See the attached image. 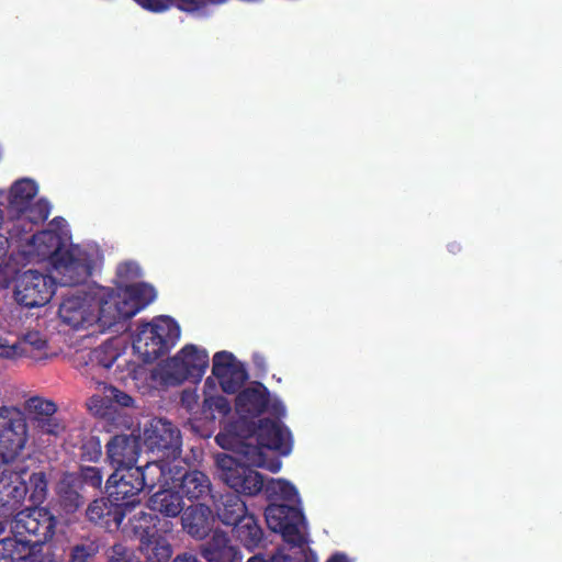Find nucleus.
Masks as SVG:
<instances>
[{
  "mask_svg": "<svg viewBox=\"0 0 562 562\" xmlns=\"http://www.w3.org/2000/svg\"><path fill=\"white\" fill-rule=\"evenodd\" d=\"M216 442L223 448L236 447L252 467L263 468L272 473L279 472L282 463L278 458L268 460L266 450L286 456L292 449L290 430L280 420L270 418H262L258 423L237 418L229 425L226 435L216 436Z\"/></svg>",
  "mask_w": 562,
  "mask_h": 562,
  "instance_id": "nucleus-1",
  "label": "nucleus"
},
{
  "mask_svg": "<svg viewBox=\"0 0 562 562\" xmlns=\"http://www.w3.org/2000/svg\"><path fill=\"white\" fill-rule=\"evenodd\" d=\"M130 529L139 539L138 551L144 558L154 562H168L172 555V548L161 532L172 529V522L160 519L151 513L139 512L128 521Z\"/></svg>",
  "mask_w": 562,
  "mask_h": 562,
  "instance_id": "nucleus-2",
  "label": "nucleus"
},
{
  "mask_svg": "<svg viewBox=\"0 0 562 562\" xmlns=\"http://www.w3.org/2000/svg\"><path fill=\"white\" fill-rule=\"evenodd\" d=\"M55 527V517L48 509L32 505L19 510L11 521V532L21 538L34 554L53 538Z\"/></svg>",
  "mask_w": 562,
  "mask_h": 562,
  "instance_id": "nucleus-3",
  "label": "nucleus"
},
{
  "mask_svg": "<svg viewBox=\"0 0 562 562\" xmlns=\"http://www.w3.org/2000/svg\"><path fill=\"white\" fill-rule=\"evenodd\" d=\"M29 439L27 423L15 407H0V467L13 463Z\"/></svg>",
  "mask_w": 562,
  "mask_h": 562,
  "instance_id": "nucleus-4",
  "label": "nucleus"
},
{
  "mask_svg": "<svg viewBox=\"0 0 562 562\" xmlns=\"http://www.w3.org/2000/svg\"><path fill=\"white\" fill-rule=\"evenodd\" d=\"M155 486V479L148 477L140 467L115 468L105 483L110 498L123 505L134 507L139 503L140 492Z\"/></svg>",
  "mask_w": 562,
  "mask_h": 562,
  "instance_id": "nucleus-5",
  "label": "nucleus"
},
{
  "mask_svg": "<svg viewBox=\"0 0 562 562\" xmlns=\"http://www.w3.org/2000/svg\"><path fill=\"white\" fill-rule=\"evenodd\" d=\"M216 468L218 477L237 495L255 496L263 491V476L252 467L239 462L229 454H217Z\"/></svg>",
  "mask_w": 562,
  "mask_h": 562,
  "instance_id": "nucleus-6",
  "label": "nucleus"
},
{
  "mask_svg": "<svg viewBox=\"0 0 562 562\" xmlns=\"http://www.w3.org/2000/svg\"><path fill=\"white\" fill-rule=\"evenodd\" d=\"M266 521L274 532H280L283 540L293 548H303L307 539L303 512L292 505L271 503L265 510Z\"/></svg>",
  "mask_w": 562,
  "mask_h": 562,
  "instance_id": "nucleus-7",
  "label": "nucleus"
},
{
  "mask_svg": "<svg viewBox=\"0 0 562 562\" xmlns=\"http://www.w3.org/2000/svg\"><path fill=\"white\" fill-rule=\"evenodd\" d=\"M209 353L195 345H186L165 366V380L171 385H179L191 380L201 381L209 367Z\"/></svg>",
  "mask_w": 562,
  "mask_h": 562,
  "instance_id": "nucleus-8",
  "label": "nucleus"
},
{
  "mask_svg": "<svg viewBox=\"0 0 562 562\" xmlns=\"http://www.w3.org/2000/svg\"><path fill=\"white\" fill-rule=\"evenodd\" d=\"M143 441L147 451L165 460H176L181 454L180 429L165 418H154L144 428Z\"/></svg>",
  "mask_w": 562,
  "mask_h": 562,
  "instance_id": "nucleus-9",
  "label": "nucleus"
},
{
  "mask_svg": "<svg viewBox=\"0 0 562 562\" xmlns=\"http://www.w3.org/2000/svg\"><path fill=\"white\" fill-rule=\"evenodd\" d=\"M55 280L37 270H26L15 280L14 299L27 308L44 306L53 297Z\"/></svg>",
  "mask_w": 562,
  "mask_h": 562,
  "instance_id": "nucleus-10",
  "label": "nucleus"
},
{
  "mask_svg": "<svg viewBox=\"0 0 562 562\" xmlns=\"http://www.w3.org/2000/svg\"><path fill=\"white\" fill-rule=\"evenodd\" d=\"M63 323L72 329H86L95 324L93 296L88 293L66 295L58 308Z\"/></svg>",
  "mask_w": 562,
  "mask_h": 562,
  "instance_id": "nucleus-11",
  "label": "nucleus"
},
{
  "mask_svg": "<svg viewBox=\"0 0 562 562\" xmlns=\"http://www.w3.org/2000/svg\"><path fill=\"white\" fill-rule=\"evenodd\" d=\"M212 374L227 394L236 393L248 379V373L229 351H218L213 356Z\"/></svg>",
  "mask_w": 562,
  "mask_h": 562,
  "instance_id": "nucleus-12",
  "label": "nucleus"
},
{
  "mask_svg": "<svg viewBox=\"0 0 562 562\" xmlns=\"http://www.w3.org/2000/svg\"><path fill=\"white\" fill-rule=\"evenodd\" d=\"M92 296L97 316L95 323H100L101 326L112 327L133 317L126 314L128 303L124 301L120 290L106 289Z\"/></svg>",
  "mask_w": 562,
  "mask_h": 562,
  "instance_id": "nucleus-13",
  "label": "nucleus"
},
{
  "mask_svg": "<svg viewBox=\"0 0 562 562\" xmlns=\"http://www.w3.org/2000/svg\"><path fill=\"white\" fill-rule=\"evenodd\" d=\"M34 427L42 434L59 436L65 430L64 423L56 416L57 405L50 400L33 396L25 405Z\"/></svg>",
  "mask_w": 562,
  "mask_h": 562,
  "instance_id": "nucleus-14",
  "label": "nucleus"
},
{
  "mask_svg": "<svg viewBox=\"0 0 562 562\" xmlns=\"http://www.w3.org/2000/svg\"><path fill=\"white\" fill-rule=\"evenodd\" d=\"M140 437L134 434H119L105 445L106 459L115 468L136 467L140 453Z\"/></svg>",
  "mask_w": 562,
  "mask_h": 562,
  "instance_id": "nucleus-15",
  "label": "nucleus"
},
{
  "mask_svg": "<svg viewBox=\"0 0 562 562\" xmlns=\"http://www.w3.org/2000/svg\"><path fill=\"white\" fill-rule=\"evenodd\" d=\"M23 472L20 477L14 480L16 487L25 492V497L32 506H40L43 504L48 494V480L44 471L30 472L27 467L22 463H16L11 472Z\"/></svg>",
  "mask_w": 562,
  "mask_h": 562,
  "instance_id": "nucleus-16",
  "label": "nucleus"
},
{
  "mask_svg": "<svg viewBox=\"0 0 562 562\" xmlns=\"http://www.w3.org/2000/svg\"><path fill=\"white\" fill-rule=\"evenodd\" d=\"M21 473L11 472V468L0 470V517H14L25 501V492L14 483Z\"/></svg>",
  "mask_w": 562,
  "mask_h": 562,
  "instance_id": "nucleus-17",
  "label": "nucleus"
},
{
  "mask_svg": "<svg viewBox=\"0 0 562 562\" xmlns=\"http://www.w3.org/2000/svg\"><path fill=\"white\" fill-rule=\"evenodd\" d=\"M270 393L260 382L244 389L236 396L235 408L238 418L257 417L268 408Z\"/></svg>",
  "mask_w": 562,
  "mask_h": 562,
  "instance_id": "nucleus-18",
  "label": "nucleus"
},
{
  "mask_svg": "<svg viewBox=\"0 0 562 562\" xmlns=\"http://www.w3.org/2000/svg\"><path fill=\"white\" fill-rule=\"evenodd\" d=\"M53 266L60 277V284L64 286L81 284L91 273L86 259L75 256L72 250L64 251L61 257L55 259Z\"/></svg>",
  "mask_w": 562,
  "mask_h": 562,
  "instance_id": "nucleus-19",
  "label": "nucleus"
},
{
  "mask_svg": "<svg viewBox=\"0 0 562 562\" xmlns=\"http://www.w3.org/2000/svg\"><path fill=\"white\" fill-rule=\"evenodd\" d=\"M200 553L207 562H241V552L232 544L224 531L216 530L200 546Z\"/></svg>",
  "mask_w": 562,
  "mask_h": 562,
  "instance_id": "nucleus-20",
  "label": "nucleus"
},
{
  "mask_svg": "<svg viewBox=\"0 0 562 562\" xmlns=\"http://www.w3.org/2000/svg\"><path fill=\"white\" fill-rule=\"evenodd\" d=\"M38 192L36 182L29 178L16 180L8 194L7 214L10 221H20L25 207L34 200Z\"/></svg>",
  "mask_w": 562,
  "mask_h": 562,
  "instance_id": "nucleus-21",
  "label": "nucleus"
},
{
  "mask_svg": "<svg viewBox=\"0 0 562 562\" xmlns=\"http://www.w3.org/2000/svg\"><path fill=\"white\" fill-rule=\"evenodd\" d=\"M157 338L148 323L138 326L133 348L142 356L144 362H154L168 352L164 346L165 342Z\"/></svg>",
  "mask_w": 562,
  "mask_h": 562,
  "instance_id": "nucleus-22",
  "label": "nucleus"
},
{
  "mask_svg": "<svg viewBox=\"0 0 562 562\" xmlns=\"http://www.w3.org/2000/svg\"><path fill=\"white\" fill-rule=\"evenodd\" d=\"M210 514V507L201 503L183 508L182 528L196 539L205 538L211 530Z\"/></svg>",
  "mask_w": 562,
  "mask_h": 562,
  "instance_id": "nucleus-23",
  "label": "nucleus"
},
{
  "mask_svg": "<svg viewBox=\"0 0 562 562\" xmlns=\"http://www.w3.org/2000/svg\"><path fill=\"white\" fill-rule=\"evenodd\" d=\"M214 498V508L218 519L227 526H235L247 514V506L239 495L234 493L221 494L218 498Z\"/></svg>",
  "mask_w": 562,
  "mask_h": 562,
  "instance_id": "nucleus-24",
  "label": "nucleus"
},
{
  "mask_svg": "<svg viewBox=\"0 0 562 562\" xmlns=\"http://www.w3.org/2000/svg\"><path fill=\"white\" fill-rule=\"evenodd\" d=\"M59 503L66 513L77 512L86 502L80 479L75 473H65L57 485Z\"/></svg>",
  "mask_w": 562,
  "mask_h": 562,
  "instance_id": "nucleus-25",
  "label": "nucleus"
},
{
  "mask_svg": "<svg viewBox=\"0 0 562 562\" xmlns=\"http://www.w3.org/2000/svg\"><path fill=\"white\" fill-rule=\"evenodd\" d=\"M147 507L155 514L165 518L178 517L184 507L182 495L173 490H160L154 493L148 502Z\"/></svg>",
  "mask_w": 562,
  "mask_h": 562,
  "instance_id": "nucleus-26",
  "label": "nucleus"
},
{
  "mask_svg": "<svg viewBox=\"0 0 562 562\" xmlns=\"http://www.w3.org/2000/svg\"><path fill=\"white\" fill-rule=\"evenodd\" d=\"M37 256L43 259H49L52 265L55 259L64 255L65 245L63 237L55 231L44 229L34 234L30 240Z\"/></svg>",
  "mask_w": 562,
  "mask_h": 562,
  "instance_id": "nucleus-27",
  "label": "nucleus"
},
{
  "mask_svg": "<svg viewBox=\"0 0 562 562\" xmlns=\"http://www.w3.org/2000/svg\"><path fill=\"white\" fill-rule=\"evenodd\" d=\"M122 297L128 303L126 314L135 316L156 299L154 286L144 282H134L120 290Z\"/></svg>",
  "mask_w": 562,
  "mask_h": 562,
  "instance_id": "nucleus-28",
  "label": "nucleus"
},
{
  "mask_svg": "<svg viewBox=\"0 0 562 562\" xmlns=\"http://www.w3.org/2000/svg\"><path fill=\"white\" fill-rule=\"evenodd\" d=\"M237 540L248 551L258 549L265 538V532L258 522V519L252 514H247L241 520H239L233 529Z\"/></svg>",
  "mask_w": 562,
  "mask_h": 562,
  "instance_id": "nucleus-29",
  "label": "nucleus"
},
{
  "mask_svg": "<svg viewBox=\"0 0 562 562\" xmlns=\"http://www.w3.org/2000/svg\"><path fill=\"white\" fill-rule=\"evenodd\" d=\"M178 487L182 493V497L188 499H203L211 496V482L206 474L199 470L187 471L180 479Z\"/></svg>",
  "mask_w": 562,
  "mask_h": 562,
  "instance_id": "nucleus-30",
  "label": "nucleus"
},
{
  "mask_svg": "<svg viewBox=\"0 0 562 562\" xmlns=\"http://www.w3.org/2000/svg\"><path fill=\"white\" fill-rule=\"evenodd\" d=\"M0 562H42L32 549L18 537H5L0 540Z\"/></svg>",
  "mask_w": 562,
  "mask_h": 562,
  "instance_id": "nucleus-31",
  "label": "nucleus"
},
{
  "mask_svg": "<svg viewBox=\"0 0 562 562\" xmlns=\"http://www.w3.org/2000/svg\"><path fill=\"white\" fill-rule=\"evenodd\" d=\"M21 358L33 362L48 359V342L40 331H29L19 339Z\"/></svg>",
  "mask_w": 562,
  "mask_h": 562,
  "instance_id": "nucleus-32",
  "label": "nucleus"
},
{
  "mask_svg": "<svg viewBox=\"0 0 562 562\" xmlns=\"http://www.w3.org/2000/svg\"><path fill=\"white\" fill-rule=\"evenodd\" d=\"M150 330L158 336L157 339L165 342V348L169 351L180 337V327L178 323L170 316H158L148 323Z\"/></svg>",
  "mask_w": 562,
  "mask_h": 562,
  "instance_id": "nucleus-33",
  "label": "nucleus"
},
{
  "mask_svg": "<svg viewBox=\"0 0 562 562\" xmlns=\"http://www.w3.org/2000/svg\"><path fill=\"white\" fill-rule=\"evenodd\" d=\"M50 214V204L45 199H40L33 203V201L25 207L23 217L20 221H14L12 229L22 228L25 231V225H34L44 223Z\"/></svg>",
  "mask_w": 562,
  "mask_h": 562,
  "instance_id": "nucleus-34",
  "label": "nucleus"
},
{
  "mask_svg": "<svg viewBox=\"0 0 562 562\" xmlns=\"http://www.w3.org/2000/svg\"><path fill=\"white\" fill-rule=\"evenodd\" d=\"M120 352L111 344H103L91 349L87 355L86 364L93 369L109 370L117 360Z\"/></svg>",
  "mask_w": 562,
  "mask_h": 562,
  "instance_id": "nucleus-35",
  "label": "nucleus"
},
{
  "mask_svg": "<svg viewBox=\"0 0 562 562\" xmlns=\"http://www.w3.org/2000/svg\"><path fill=\"white\" fill-rule=\"evenodd\" d=\"M263 490L268 498H280L286 502H295L299 498L297 490L290 482L282 479H271L265 482Z\"/></svg>",
  "mask_w": 562,
  "mask_h": 562,
  "instance_id": "nucleus-36",
  "label": "nucleus"
},
{
  "mask_svg": "<svg viewBox=\"0 0 562 562\" xmlns=\"http://www.w3.org/2000/svg\"><path fill=\"white\" fill-rule=\"evenodd\" d=\"M106 509L104 510V518L100 521L99 526L112 532L119 530L128 506L123 505L121 502H115L108 498Z\"/></svg>",
  "mask_w": 562,
  "mask_h": 562,
  "instance_id": "nucleus-37",
  "label": "nucleus"
},
{
  "mask_svg": "<svg viewBox=\"0 0 562 562\" xmlns=\"http://www.w3.org/2000/svg\"><path fill=\"white\" fill-rule=\"evenodd\" d=\"M142 271L139 266L133 261L122 262L116 269V285L117 290L123 289L131 283L136 282L140 278Z\"/></svg>",
  "mask_w": 562,
  "mask_h": 562,
  "instance_id": "nucleus-38",
  "label": "nucleus"
},
{
  "mask_svg": "<svg viewBox=\"0 0 562 562\" xmlns=\"http://www.w3.org/2000/svg\"><path fill=\"white\" fill-rule=\"evenodd\" d=\"M232 411L229 401L223 395L206 396L203 401V412L212 415L215 418V414L225 417Z\"/></svg>",
  "mask_w": 562,
  "mask_h": 562,
  "instance_id": "nucleus-39",
  "label": "nucleus"
},
{
  "mask_svg": "<svg viewBox=\"0 0 562 562\" xmlns=\"http://www.w3.org/2000/svg\"><path fill=\"white\" fill-rule=\"evenodd\" d=\"M99 552V546L93 542L76 544L71 548L68 562H93Z\"/></svg>",
  "mask_w": 562,
  "mask_h": 562,
  "instance_id": "nucleus-40",
  "label": "nucleus"
},
{
  "mask_svg": "<svg viewBox=\"0 0 562 562\" xmlns=\"http://www.w3.org/2000/svg\"><path fill=\"white\" fill-rule=\"evenodd\" d=\"M102 456L101 441L95 436L87 437L80 446V459L88 462H97Z\"/></svg>",
  "mask_w": 562,
  "mask_h": 562,
  "instance_id": "nucleus-41",
  "label": "nucleus"
},
{
  "mask_svg": "<svg viewBox=\"0 0 562 562\" xmlns=\"http://www.w3.org/2000/svg\"><path fill=\"white\" fill-rule=\"evenodd\" d=\"M76 474H77V477L80 479L81 488H83V485L91 486L94 490L101 488L102 482H103V475L99 468H97V467H80L79 472Z\"/></svg>",
  "mask_w": 562,
  "mask_h": 562,
  "instance_id": "nucleus-42",
  "label": "nucleus"
},
{
  "mask_svg": "<svg viewBox=\"0 0 562 562\" xmlns=\"http://www.w3.org/2000/svg\"><path fill=\"white\" fill-rule=\"evenodd\" d=\"M171 460H165L158 458L153 461H148L145 467H140L143 471H146L148 477L155 479V485L160 483L165 479V471ZM166 482V480H164Z\"/></svg>",
  "mask_w": 562,
  "mask_h": 562,
  "instance_id": "nucleus-43",
  "label": "nucleus"
},
{
  "mask_svg": "<svg viewBox=\"0 0 562 562\" xmlns=\"http://www.w3.org/2000/svg\"><path fill=\"white\" fill-rule=\"evenodd\" d=\"M220 2V0H170V7L175 5L181 11L194 13L204 11L210 3Z\"/></svg>",
  "mask_w": 562,
  "mask_h": 562,
  "instance_id": "nucleus-44",
  "label": "nucleus"
},
{
  "mask_svg": "<svg viewBox=\"0 0 562 562\" xmlns=\"http://www.w3.org/2000/svg\"><path fill=\"white\" fill-rule=\"evenodd\" d=\"M109 562H154L145 558L140 560L135 558L123 544L115 543L111 547V554L109 555Z\"/></svg>",
  "mask_w": 562,
  "mask_h": 562,
  "instance_id": "nucleus-45",
  "label": "nucleus"
},
{
  "mask_svg": "<svg viewBox=\"0 0 562 562\" xmlns=\"http://www.w3.org/2000/svg\"><path fill=\"white\" fill-rule=\"evenodd\" d=\"M106 504L108 498L94 499L91 504H89L86 510V516L88 520L95 525H99L100 521H102L104 518V510L108 508Z\"/></svg>",
  "mask_w": 562,
  "mask_h": 562,
  "instance_id": "nucleus-46",
  "label": "nucleus"
},
{
  "mask_svg": "<svg viewBox=\"0 0 562 562\" xmlns=\"http://www.w3.org/2000/svg\"><path fill=\"white\" fill-rule=\"evenodd\" d=\"M0 358L11 361L22 359L19 340L10 342L8 338L0 337Z\"/></svg>",
  "mask_w": 562,
  "mask_h": 562,
  "instance_id": "nucleus-47",
  "label": "nucleus"
},
{
  "mask_svg": "<svg viewBox=\"0 0 562 562\" xmlns=\"http://www.w3.org/2000/svg\"><path fill=\"white\" fill-rule=\"evenodd\" d=\"M109 397L121 407H131L134 404V400L130 394L113 386L110 389Z\"/></svg>",
  "mask_w": 562,
  "mask_h": 562,
  "instance_id": "nucleus-48",
  "label": "nucleus"
},
{
  "mask_svg": "<svg viewBox=\"0 0 562 562\" xmlns=\"http://www.w3.org/2000/svg\"><path fill=\"white\" fill-rule=\"evenodd\" d=\"M142 8L151 12H162L170 8V0H135Z\"/></svg>",
  "mask_w": 562,
  "mask_h": 562,
  "instance_id": "nucleus-49",
  "label": "nucleus"
},
{
  "mask_svg": "<svg viewBox=\"0 0 562 562\" xmlns=\"http://www.w3.org/2000/svg\"><path fill=\"white\" fill-rule=\"evenodd\" d=\"M291 558L281 552H274L271 555L267 557L262 553H257L250 557L247 562H290Z\"/></svg>",
  "mask_w": 562,
  "mask_h": 562,
  "instance_id": "nucleus-50",
  "label": "nucleus"
},
{
  "mask_svg": "<svg viewBox=\"0 0 562 562\" xmlns=\"http://www.w3.org/2000/svg\"><path fill=\"white\" fill-rule=\"evenodd\" d=\"M252 362L259 370L265 371L267 369L266 358L261 353H254Z\"/></svg>",
  "mask_w": 562,
  "mask_h": 562,
  "instance_id": "nucleus-51",
  "label": "nucleus"
},
{
  "mask_svg": "<svg viewBox=\"0 0 562 562\" xmlns=\"http://www.w3.org/2000/svg\"><path fill=\"white\" fill-rule=\"evenodd\" d=\"M172 562H201L195 555L191 553L178 554Z\"/></svg>",
  "mask_w": 562,
  "mask_h": 562,
  "instance_id": "nucleus-52",
  "label": "nucleus"
},
{
  "mask_svg": "<svg viewBox=\"0 0 562 562\" xmlns=\"http://www.w3.org/2000/svg\"><path fill=\"white\" fill-rule=\"evenodd\" d=\"M271 412L278 417H281L285 414V407L280 401H276L271 405Z\"/></svg>",
  "mask_w": 562,
  "mask_h": 562,
  "instance_id": "nucleus-53",
  "label": "nucleus"
},
{
  "mask_svg": "<svg viewBox=\"0 0 562 562\" xmlns=\"http://www.w3.org/2000/svg\"><path fill=\"white\" fill-rule=\"evenodd\" d=\"M326 562H351V561L345 553L336 552Z\"/></svg>",
  "mask_w": 562,
  "mask_h": 562,
  "instance_id": "nucleus-54",
  "label": "nucleus"
},
{
  "mask_svg": "<svg viewBox=\"0 0 562 562\" xmlns=\"http://www.w3.org/2000/svg\"><path fill=\"white\" fill-rule=\"evenodd\" d=\"M448 247H449V251L452 254H457L458 251L461 250V246L458 243H451V244H449Z\"/></svg>",
  "mask_w": 562,
  "mask_h": 562,
  "instance_id": "nucleus-55",
  "label": "nucleus"
},
{
  "mask_svg": "<svg viewBox=\"0 0 562 562\" xmlns=\"http://www.w3.org/2000/svg\"><path fill=\"white\" fill-rule=\"evenodd\" d=\"M4 530V526L2 525V521H0V533Z\"/></svg>",
  "mask_w": 562,
  "mask_h": 562,
  "instance_id": "nucleus-56",
  "label": "nucleus"
}]
</instances>
